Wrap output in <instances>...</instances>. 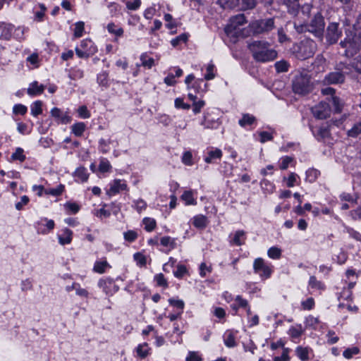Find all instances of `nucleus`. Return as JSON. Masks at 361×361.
<instances>
[{
    "mask_svg": "<svg viewBox=\"0 0 361 361\" xmlns=\"http://www.w3.org/2000/svg\"><path fill=\"white\" fill-rule=\"evenodd\" d=\"M248 49L252 53L253 59L261 63H266L274 60L277 57V51L271 47V44L266 41H253L248 44Z\"/></svg>",
    "mask_w": 361,
    "mask_h": 361,
    "instance_id": "nucleus-1",
    "label": "nucleus"
},
{
    "mask_svg": "<svg viewBox=\"0 0 361 361\" xmlns=\"http://www.w3.org/2000/svg\"><path fill=\"white\" fill-rule=\"evenodd\" d=\"M355 34L346 33V37L343 41L340 42V45L345 48L347 54L353 56L361 48V15L358 16L356 23L354 25Z\"/></svg>",
    "mask_w": 361,
    "mask_h": 361,
    "instance_id": "nucleus-2",
    "label": "nucleus"
},
{
    "mask_svg": "<svg viewBox=\"0 0 361 361\" xmlns=\"http://www.w3.org/2000/svg\"><path fill=\"white\" fill-rule=\"evenodd\" d=\"M317 50V44L310 39H305L300 43L293 45L292 53L300 60H305L311 58Z\"/></svg>",
    "mask_w": 361,
    "mask_h": 361,
    "instance_id": "nucleus-3",
    "label": "nucleus"
},
{
    "mask_svg": "<svg viewBox=\"0 0 361 361\" xmlns=\"http://www.w3.org/2000/svg\"><path fill=\"white\" fill-rule=\"evenodd\" d=\"M292 88L293 92L298 94L309 93L312 90L309 75L303 73L296 74L292 81Z\"/></svg>",
    "mask_w": 361,
    "mask_h": 361,
    "instance_id": "nucleus-4",
    "label": "nucleus"
},
{
    "mask_svg": "<svg viewBox=\"0 0 361 361\" xmlns=\"http://www.w3.org/2000/svg\"><path fill=\"white\" fill-rule=\"evenodd\" d=\"M325 27L324 18L321 13H317L311 19L309 23H306L307 32L313 34L315 37L322 38L323 37Z\"/></svg>",
    "mask_w": 361,
    "mask_h": 361,
    "instance_id": "nucleus-5",
    "label": "nucleus"
},
{
    "mask_svg": "<svg viewBox=\"0 0 361 361\" xmlns=\"http://www.w3.org/2000/svg\"><path fill=\"white\" fill-rule=\"evenodd\" d=\"M252 32L255 35L268 32L274 27L273 18L255 20L250 24Z\"/></svg>",
    "mask_w": 361,
    "mask_h": 361,
    "instance_id": "nucleus-6",
    "label": "nucleus"
},
{
    "mask_svg": "<svg viewBox=\"0 0 361 361\" xmlns=\"http://www.w3.org/2000/svg\"><path fill=\"white\" fill-rule=\"evenodd\" d=\"M97 51V47L90 39H83L80 42V47L75 48L76 55L81 59H87L94 54Z\"/></svg>",
    "mask_w": 361,
    "mask_h": 361,
    "instance_id": "nucleus-7",
    "label": "nucleus"
},
{
    "mask_svg": "<svg viewBox=\"0 0 361 361\" xmlns=\"http://www.w3.org/2000/svg\"><path fill=\"white\" fill-rule=\"evenodd\" d=\"M247 23L246 18L244 14H238L232 16L229 20V23L225 27V32L228 35H236L238 32L239 27Z\"/></svg>",
    "mask_w": 361,
    "mask_h": 361,
    "instance_id": "nucleus-8",
    "label": "nucleus"
},
{
    "mask_svg": "<svg viewBox=\"0 0 361 361\" xmlns=\"http://www.w3.org/2000/svg\"><path fill=\"white\" fill-rule=\"evenodd\" d=\"M311 112L317 119H326L331 115V109L326 102H320L311 108Z\"/></svg>",
    "mask_w": 361,
    "mask_h": 361,
    "instance_id": "nucleus-9",
    "label": "nucleus"
},
{
    "mask_svg": "<svg viewBox=\"0 0 361 361\" xmlns=\"http://www.w3.org/2000/svg\"><path fill=\"white\" fill-rule=\"evenodd\" d=\"M253 269L255 273L259 274L260 276L267 279L269 278L272 273V267L267 264L262 258H257L253 263Z\"/></svg>",
    "mask_w": 361,
    "mask_h": 361,
    "instance_id": "nucleus-10",
    "label": "nucleus"
},
{
    "mask_svg": "<svg viewBox=\"0 0 361 361\" xmlns=\"http://www.w3.org/2000/svg\"><path fill=\"white\" fill-rule=\"evenodd\" d=\"M342 31L339 30L338 23H330L326 30V39L329 44H336L341 37Z\"/></svg>",
    "mask_w": 361,
    "mask_h": 361,
    "instance_id": "nucleus-11",
    "label": "nucleus"
},
{
    "mask_svg": "<svg viewBox=\"0 0 361 361\" xmlns=\"http://www.w3.org/2000/svg\"><path fill=\"white\" fill-rule=\"evenodd\" d=\"M128 188L126 181L121 179H115L109 184V188L106 193L109 196L115 195L123 190H128Z\"/></svg>",
    "mask_w": 361,
    "mask_h": 361,
    "instance_id": "nucleus-12",
    "label": "nucleus"
},
{
    "mask_svg": "<svg viewBox=\"0 0 361 361\" xmlns=\"http://www.w3.org/2000/svg\"><path fill=\"white\" fill-rule=\"evenodd\" d=\"M50 114L58 123L68 124L71 123L72 120L68 112H63L60 109L57 107L53 108L51 110Z\"/></svg>",
    "mask_w": 361,
    "mask_h": 361,
    "instance_id": "nucleus-13",
    "label": "nucleus"
},
{
    "mask_svg": "<svg viewBox=\"0 0 361 361\" xmlns=\"http://www.w3.org/2000/svg\"><path fill=\"white\" fill-rule=\"evenodd\" d=\"M345 80V75L340 71L331 72L325 75L323 82L325 85H335L343 83Z\"/></svg>",
    "mask_w": 361,
    "mask_h": 361,
    "instance_id": "nucleus-14",
    "label": "nucleus"
},
{
    "mask_svg": "<svg viewBox=\"0 0 361 361\" xmlns=\"http://www.w3.org/2000/svg\"><path fill=\"white\" fill-rule=\"evenodd\" d=\"M13 30L12 24L0 22V39L9 40L12 37Z\"/></svg>",
    "mask_w": 361,
    "mask_h": 361,
    "instance_id": "nucleus-15",
    "label": "nucleus"
},
{
    "mask_svg": "<svg viewBox=\"0 0 361 361\" xmlns=\"http://www.w3.org/2000/svg\"><path fill=\"white\" fill-rule=\"evenodd\" d=\"M201 125L203 126L205 128L214 129L219 126L220 123L218 119L213 118H210L209 114L207 113L204 115V118L201 122Z\"/></svg>",
    "mask_w": 361,
    "mask_h": 361,
    "instance_id": "nucleus-16",
    "label": "nucleus"
},
{
    "mask_svg": "<svg viewBox=\"0 0 361 361\" xmlns=\"http://www.w3.org/2000/svg\"><path fill=\"white\" fill-rule=\"evenodd\" d=\"M222 157V152L219 149H211L207 152V155L204 157V161L207 164H211L214 161L215 159H220Z\"/></svg>",
    "mask_w": 361,
    "mask_h": 361,
    "instance_id": "nucleus-17",
    "label": "nucleus"
},
{
    "mask_svg": "<svg viewBox=\"0 0 361 361\" xmlns=\"http://www.w3.org/2000/svg\"><path fill=\"white\" fill-rule=\"evenodd\" d=\"M61 232L62 233L58 235L59 243L62 245L70 244L73 238L72 231L66 228Z\"/></svg>",
    "mask_w": 361,
    "mask_h": 361,
    "instance_id": "nucleus-18",
    "label": "nucleus"
},
{
    "mask_svg": "<svg viewBox=\"0 0 361 361\" xmlns=\"http://www.w3.org/2000/svg\"><path fill=\"white\" fill-rule=\"evenodd\" d=\"M207 218L204 215L198 214L192 218V224L197 228L203 229L207 227Z\"/></svg>",
    "mask_w": 361,
    "mask_h": 361,
    "instance_id": "nucleus-19",
    "label": "nucleus"
},
{
    "mask_svg": "<svg viewBox=\"0 0 361 361\" xmlns=\"http://www.w3.org/2000/svg\"><path fill=\"white\" fill-rule=\"evenodd\" d=\"M73 176L76 181L83 183L87 180L89 174L87 170L85 167L81 166L75 171Z\"/></svg>",
    "mask_w": 361,
    "mask_h": 361,
    "instance_id": "nucleus-20",
    "label": "nucleus"
},
{
    "mask_svg": "<svg viewBox=\"0 0 361 361\" xmlns=\"http://www.w3.org/2000/svg\"><path fill=\"white\" fill-rule=\"evenodd\" d=\"M44 90L43 85H39L37 81L32 82L27 89V94L30 96H35L42 94Z\"/></svg>",
    "mask_w": 361,
    "mask_h": 361,
    "instance_id": "nucleus-21",
    "label": "nucleus"
},
{
    "mask_svg": "<svg viewBox=\"0 0 361 361\" xmlns=\"http://www.w3.org/2000/svg\"><path fill=\"white\" fill-rule=\"evenodd\" d=\"M245 233L243 231H237L233 238L231 240L230 243L235 245L240 246L245 243Z\"/></svg>",
    "mask_w": 361,
    "mask_h": 361,
    "instance_id": "nucleus-22",
    "label": "nucleus"
},
{
    "mask_svg": "<svg viewBox=\"0 0 361 361\" xmlns=\"http://www.w3.org/2000/svg\"><path fill=\"white\" fill-rule=\"evenodd\" d=\"M285 4L288 8V12L293 15H296L300 8L299 0H284Z\"/></svg>",
    "mask_w": 361,
    "mask_h": 361,
    "instance_id": "nucleus-23",
    "label": "nucleus"
},
{
    "mask_svg": "<svg viewBox=\"0 0 361 361\" xmlns=\"http://www.w3.org/2000/svg\"><path fill=\"white\" fill-rule=\"evenodd\" d=\"M86 129V125L83 122H78L71 126V132L77 137H81Z\"/></svg>",
    "mask_w": 361,
    "mask_h": 361,
    "instance_id": "nucleus-24",
    "label": "nucleus"
},
{
    "mask_svg": "<svg viewBox=\"0 0 361 361\" xmlns=\"http://www.w3.org/2000/svg\"><path fill=\"white\" fill-rule=\"evenodd\" d=\"M181 200L184 201L186 205H195L197 201L193 197V192L192 190L185 191L180 197Z\"/></svg>",
    "mask_w": 361,
    "mask_h": 361,
    "instance_id": "nucleus-25",
    "label": "nucleus"
},
{
    "mask_svg": "<svg viewBox=\"0 0 361 361\" xmlns=\"http://www.w3.org/2000/svg\"><path fill=\"white\" fill-rule=\"evenodd\" d=\"M224 341L228 348H233L236 345L235 336L233 332L227 331L224 336Z\"/></svg>",
    "mask_w": 361,
    "mask_h": 361,
    "instance_id": "nucleus-26",
    "label": "nucleus"
},
{
    "mask_svg": "<svg viewBox=\"0 0 361 361\" xmlns=\"http://www.w3.org/2000/svg\"><path fill=\"white\" fill-rule=\"evenodd\" d=\"M256 118L254 116L249 114H245L243 115L242 118L239 120L238 123L241 127H246L254 123Z\"/></svg>",
    "mask_w": 361,
    "mask_h": 361,
    "instance_id": "nucleus-27",
    "label": "nucleus"
},
{
    "mask_svg": "<svg viewBox=\"0 0 361 361\" xmlns=\"http://www.w3.org/2000/svg\"><path fill=\"white\" fill-rule=\"evenodd\" d=\"M111 266L106 260L97 261L94 263L93 270L99 274H103L105 272L107 268H110Z\"/></svg>",
    "mask_w": 361,
    "mask_h": 361,
    "instance_id": "nucleus-28",
    "label": "nucleus"
},
{
    "mask_svg": "<svg viewBox=\"0 0 361 361\" xmlns=\"http://www.w3.org/2000/svg\"><path fill=\"white\" fill-rule=\"evenodd\" d=\"M98 286L99 288H102V290L106 293L109 294L111 291V288L113 286L116 288V286L114 284L111 280H104L100 279L98 282Z\"/></svg>",
    "mask_w": 361,
    "mask_h": 361,
    "instance_id": "nucleus-29",
    "label": "nucleus"
},
{
    "mask_svg": "<svg viewBox=\"0 0 361 361\" xmlns=\"http://www.w3.org/2000/svg\"><path fill=\"white\" fill-rule=\"evenodd\" d=\"M140 61L142 62V66L149 69L154 66V59L149 57L147 53H143L141 54Z\"/></svg>",
    "mask_w": 361,
    "mask_h": 361,
    "instance_id": "nucleus-30",
    "label": "nucleus"
},
{
    "mask_svg": "<svg viewBox=\"0 0 361 361\" xmlns=\"http://www.w3.org/2000/svg\"><path fill=\"white\" fill-rule=\"evenodd\" d=\"M37 225H38L37 229L39 231L41 229L39 226L45 225L46 227L47 228V231L42 230L41 232L42 233H46L47 231L52 230L54 228L55 224H54V221L53 220H51V219L48 220L47 219L44 218V219H42L37 223Z\"/></svg>",
    "mask_w": 361,
    "mask_h": 361,
    "instance_id": "nucleus-31",
    "label": "nucleus"
},
{
    "mask_svg": "<svg viewBox=\"0 0 361 361\" xmlns=\"http://www.w3.org/2000/svg\"><path fill=\"white\" fill-rule=\"evenodd\" d=\"M150 348L147 343L138 345L136 348L137 355L141 358H145L149 355Z\"/></svg>",
    "mask_w": 361,
    "mask_h": 361,
    "instance_id": "nucleus-32",
    "label": "nucleus"
},
{
    "mask_svg": "<svg viewBox=\"0 0 361 361\" xmlns=\"http://www.w3.org/2000/svg\"><path fill=\"white\" fill-rule=\"evenodd\" d=\"M295 353L302 361H305L309 359V350L307 348L298 346L295 349Z\"/></svg>",
    "mask_w": 361,
    "mask_h": 361,
    "instance_id": "nucleus-33",
    "label": "nucleus"
},
{
    "mask_svg": "<svg viewBox=\"0 0 361 361\" xmlns=\"http://www.w3.org/2000/svg\"><path fill=\"white\" fill-rule=\"evenodd\" d=\"M361 133V119L359 122L354 124L351 129L348 130L347 135L348 137H356Z\"/></svg>",
    "mask_w": 361,
    "mask_h": 361,
    "instance_id": "nucleus-34",
    "label": "nucleus"
},
{
    "mask_svg": "<svg viewBox=\"0 0 361 361\" xmlns=\"http://www.w3.org/2000/svg\"><path fill=\"white\" fill-rule=\"evenodd\" d=\"M331 101L336 113H341L343 110L344 103L336 96L331 97Z\"/></svg>",
    "mask_w": 361,
    "mask_h": 361,
    "instance_id": "nucleus-35",
    "label": "nucleus"
},
{
    "mask_svg": "<svg viewBox=\"0 0 361 361\" xmlns=\"http://www.w3.org/2000/svg\"><path fill=\"white\" fill-rule=\"evenodd\" d=\"M274 66L278 73H285L288 71L290 65L286 61L281 60L276 62Z\"/></svg>",
    "mask_w": 361,
    "mask_h": 361,
    "instance_id": "nucleus-36",
    "label": "nucleus"
},
{
    "mask_svg": "<svg viewBox=\"0 0 361 361\" xmlns=\"http://www.w3.org/2000/svg\"><path fill=\"white\" fill-rule=\"evenodd\" d=\"M107 30H108L109 32H110L117 37H121L123 34V28L116 25L114 23H109L107 25Z\"/></svg>",
    "mask_w": 361,
    "mask_h": 361,
    "instance_id": "nucleus-37",
    "label": "nucleus"
},
{
    "mask_svg": "<svg viewBox=\"0 0 361 361\" xmlns=\"http://www.w3.org/2000/svg\"><path fill=\"white\" fill-rule=\"evenodd\" d=\"M298 179H299V176L295 173L293 172L290 173L288 178H283V180L286 181V185L288 188H292L295 184H298Z\"/></svg>",
    "mask_w": 361,
    "mask_h": 361,
    "instance_id": "nucleus-38",
    "label": "nucleus"
},
{
    "mask_svg": "<svg viewBox=\"0 0 361 361\" xmlns=\"http://www.w3.org/2000/svg\"><path fill=\"white\" fill-rule=\"evenodd\" d=\"M303 333L302 326H291L288 331L289 335L293 338H299Z\"/></svg>",
    "mask_w": 361,
    "mask_h": 361,
    "instance_id": "nucleus-39",
    "label": "nucleus"
},
{
    "mask_svg": "<svg viewBox=\"0 0 361 361\" xmlns=\"http://www.w3.org/2000/svg\"><path fill=\"white\" fill-rule=\"evenodd\" d=\"M42 102L41 101L35 102L31 106V114L37 116L42 113Z\"/></svg>",
    "mask_w": 361,
    "mask_h": 361,
    "instance_id": "nucleus-40",
    "label": "nucleus"
},
{
    "mask_svg": "<svg viewBox=\"0 0 361 361\" xmlns=\"http://www.w3.org/2000/svg\"><path fill=\"white\" fill-rule=\"evenodd\" d=\"M85 30V23L82 21L77 22L75 24L74 28V37L75 38H79L82 36L83 32Z\"/></svg>",
    "mask_w": 361,
    "mask_h": 361,
    "instance_id": "nucleus-41",
    "label": "nucleus"
},
{
    "mask_svg": "<svg viewBox=\"0 0 361 361\" xmlns=\"http://www.w3.org/2000/svg\"><path fill=\"white\" fill-rule=\"evenodd\" d=\"M142 221L147 231L150 232L154 229L156 226V221L154 219L146 217Z\"/></svg>",
    "mask_w": 361,
    "mask_h": 361,
    "instance_id": "nucleus-42",
    "label": "nucleus"
},
{
    "mask_svg": "<svg viewBox=\"0 0 361 361\" xmlns=\"http://www.w3.org/2000/svg\"><path fill=\"white\" fill-rule=\"evenodd\" d=\"M359 353L360 349L356 346H353L352 348H348L345 349L343 351V355L346 359H350L353 357V355H357Z\"/></svg>",
    "mask_w": 361,
    "mask_h": 361,
    "instance_id": "nucleus-43",
    "label": "nucleus"
},
{
    "mask_svg": "<svg viewBox=\"0 0 361 361\" xmlns=\"http://www.w3.org/2000/svg\"><path fill=\"white\" fill-rule=\"evenodd\" d=\"M64 185H59L56 188H50L45 190V193L53 196H59L62 194L64 190Z\"/></svg>",
    "mask_w": 361,
    "mask_h": 361,
    "instance_id": "nucleus-44",
    "label": "nucleus"
},
{
    "mask_svg": "<svg viewBox=\"0 0 361 361\" xmlns=\"http://www.w3.org/2000/svg\"><path fill=\"white\" fill-rule=\"evenodd\" d=\"M267 255L271 259H279L281 256V250L277 247H271L268 250Z\"/></svg>",
    "mask_w": 361,
    "mask_h": 361,
    "instance_id": "nucleus-45",
    "label": "nucleus"
},
{
    "mask_svg": "<svg viewBox=\"0 0 361 361\" xmlns=\"http://www.w3.org/2000/svg\"><path fill=\"white\" fill-rule=\"evenodd\" d=\"M125 3L127 8L131 11L138 9L141 5L140 0H126Z\"/></svg>",
    "mask_w": 361,
    "mask_h": 361,
    "instance_id": "nucleus-46",
    "label": "nucleus"
},
{
    "mask_svg": "<svg viewBox=\"0 0 361 361\" xmlns=\"http://www.w3.org/2000/svg\"><path fill=\"white\" fill-rule=\"evenodd\" d=\"M23 152L24 150L22 148L18 147L16 149V152L12 154L11 159L13 160H18L21 162L24 161L25 159V156L24 155Z\"/></svg>",
    "mask_w": 361,
    "mask_h": 361,
    "instance_id": "nucleus-47",
    "label": "nucleus"
},
{
    "mask_svg": "<svg viewBox=\"0 0 361 361\" xmlns=\"http://www.w3.org/2000/svg\"><path fill=\"white\" fill-rule=\"evenodd\" d=\"M344 231L348 233L351 238L361 242V234L353 228L345 226Z\"/></svg>",
    "mask_w": 361,
    "mask_h": 361,
    "instance_id": "nucleus-48",
    "label": "nucleus"
},
{
    "mask_svg": "<svg viewBox=\"0 0 361 361\" xmlns=\"http://www.w3.org/2000/svg\"><path fill=\"white\" fill-rule=\"evenodd\" d=\"M309 286L312 288L324 289V285L321 281H318L315 276H312L310 278Z\"/></svg>",
    "mask_w": 361,
    "mask_h": 361,
    "instance_id": "nucleus-49",
    "label": "nucleus"
},
{
    "mask_svg": "<svg viewBox=\"0 0 361 361\" xmlns=\"http://www.w3.org/2000/svg\"><path fill=\"white\" fill-rule=\"evenodd\" d=\"M169 304L171 305H172L173 307H176L178 309H179L180 310L179 312L183 313V309H184V307H185V303H184V302L182 300L170 298L169 300Z\"/></svg>",
    "mask_w": 361,
    "mask_h": 361,
    "instance_id": "nucleus-50",
    "label": "nucleus"
},
{
    "mask_svg": "<svg viewBox=\"0 0 361 361\" xmlns=\"http://www.w3.org/2000/svg\"><path fill=\"white\" fill-rule=\"evenodd\" d=\"M319 175V171L310 169L306 171V178L310 182H314Z\"/></svg>",
    "mask_w": 361,
    "mask_h": 361,
    "instance_id": "nucleus-51",
    "label": "nucleus"
},
{
    "mask_svg": "<svg viewBox=\"0 0 361 361\" xmlns=\"http://www.w3.org/2000/svg\"><path fill=\"white\" fill-rule=\"evenodd\" d=\"M319 321L317 317H314L312 315L308 316L305 319V324L307 326L312 327L313 329H316L317 324H319Z\"/></svg>",
    "mask_w": 361,
    "mask_h": 361,
    "instance_id": "nucleus-52",
    "label": "nucleus"
},
{
    "mask_svg": "<svg viewBox=\"0 0 361 361\" xmlns=\"http://www.w3.org/2000/svg\"><path fill=\"white\" fill-rule=\"evenodd\" d=\"M154 281L157 286L166 288L168 287V283L166 280L163 274H159L154 276Z\"/></svg>",
    "mask_w": 361,
    "mask_h": 361,
    "instance_id": "nucleus-53",
    "label": "nucleus"
},
{
    "mask_svg": "<svg viewBox=\"0 0 361 361\" xmlns=\"http://www.w3.org/2000/svg\"><path fill=\"white\" fill-rule=\"evenodd\" d=\"M133 207L139 212H142L147 208V203L143 200H137L133 202Z\"/></svg>",
    "mask_w": 361,
    "mask_h": 361,
    "instance_id": "nucleus-54",
    "label": "nucleus"
},
{
    "mask_svg": "<svg viewBox=\"0 0 361 361\" xmlns=\"http://www.w3.org/2000/svg\"><path fill=\"white\" fill-rule=\"evenodd\" d=\"M105 206L106 204H104V207L100 209H97L95 212H94V214L100 219L107 218L110 216L111 212L109 210L104 209Z\"/></svg>",
    "mask_w": 361,
    "mask_h": 361,
    "instance_id": "nucleus-55",
    "label": "nucleus"
},
{
    "mask_svg": "<svg viewBox=\"0 0 361 361\" xmlns=\"http://www.w3.org/2000/svg\"><path fill=\"white\" fill-rule=\"evenodd\" d=\"M111 164L109 161L106 159H102L99 164V170L102 173H105L109 171Z\"/></svg>",
    "mask_w": 361,
    "mask_h": 361,
    "instance_id": "nucleus-56",
    "label": "nucleus"
},
{
    "mask_svg": "<svg viewBox=\"0 0 361 361\" xmlns=\"http://www.w3.org/2000/svg\"><path fill=\"white\" fill-rule=\"evenodd\" d=\"M303 310H310L314 307V300L312 298H309L301 302Z\"/></svg>",
    "mask_w": 361,
    "mask_h": 361,
    "instance_id": "nucleus-57",
    "label": "nucleus"
},
{
    "mask_svg": "<svg viewBox=\"0 0 361 361\" xmlns=\"http://www.w3.org/2000/svg\"><path fill=\"white\" fill-rule=\"evenodd\" d=\"M293 159L290 157L286 156L281 159L280 169L281 170H286L288 169L289 164L293 162Z\"/></svg>",
    "mask_w": 361,
    "mask_h": 361,
    "instance_id": "nucleus-58",
    "label": "nucleus"
},
{
    "mask_svg": "<svg viewBox=\"0 0 361 361\" xmlns=\"http://www.w3.org/2000/svg\"><path fill=\"white\" fill-rule=\"evenodd\" d=\"M214 71V65L212 63H209L207 67V74L204 76V79L207 80H210L214 79L215 77Z\"/></svg>",
    "mask_w": 361,
    "mask_h": 361,
    "instance_id": "nucleus-59",
    "label": "nucleus"
},
{
    "mask_svg": "<svg viewBox=\"0 0 361 361\" xmlns=\"http://www.w3.org/2000/svg\"><path fill=\"white\" fill-rule=\"evenodd\" d=\"M186 273L187 269L185 266L183 264H178L177 266V269L174 271L173 274L176 278L181 279Z\"/></svg>",
    "mask_w": 361,
    "mask_h": 361,
    "instance_id": "nucleus-60",
    "label": "nucleus"
},
{
    "mask_svg": "<svg viewBox=\"0 0 361 361\" xmlns=\"http://www.w3.org/2000/svg\"><path fill=\"white\" fill-rule=\"evenodd\" d=\"M314 135L317 140L324 139L329 135V131L326 128H320Z\"/></svg>",
    "mask_w": 361,
    "mask_h": 361,
    "instance_id": "nucleus-61",
    "label": "nucleus"
},
{
    "mask_svg": "<svg viewBox=\"0 0 361 361\" xmlns=\"http://www.w3.org/2000/svg\"><path fill=\"white\" fill-rule=\"evenodd\" d=\"M27 110V107L20 104H16L13 108V111L15 114L24 115L26 114Z\"/></svg>",
    "mask_w": 361,
    "mask_h": 361,
    "instance_id": "nucleus-62",
    "label": "nucleus"
},
{
    "mask_svg": "<svg viewBox=\"0 0 361 361\" xmlns=\"http://www.w3.org/2000/svg\"><path fill=\"white\" fill-rule=\"evenodd\" d=\"M78 113L79 116L82 118H88L90 117V113L85 105L78 108Z\"/></svg>",
    "mask_w": 361,
    "mask_h": 361,
    "instance_id": "nucleus-63",
    "label": "nucleus"
},
{
    "mask_svg": "<svg viewBox=\"0 0 361 361\" xmlns=\"http://www.w3.org/2000/svg\"><path fill=\"white\" fill-rule=\"evenodd\" d=\"M328 338L327 343L329 344H334L337 343L339 340V338L336 335L335 332L332 330H329L326 334Z\"/></svg>",
    "mask_w": 361,
    "mask_h": 361,
    "instance_id": "nucleus-64",
    "label": "nucleus"
}]
</instances>
